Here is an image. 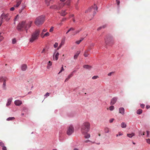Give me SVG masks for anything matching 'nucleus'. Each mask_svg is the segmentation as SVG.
<instances>
[{"instance_id": "obj_1", "label": "nucleus", "mask_w": 150, "mask_h": 150, "mask_svg": "<svg viewBox=\"0 0 150 150\" xmlns=\"http://www.w3.org/2000/svg\"><path fill=\"white\" fill-rule=\"evenodd\" d=\"M33 21L29 20L23 21L20 22L17 27V29L19 31L25 30L27 33L28 30L31 27Z\"/></svg>"}, {"instance_id": "obj_2", "label": "nucleus", "mask_w": 150, "mask_h": 150, "mask_svg": "<svg viewBox=\"0 0 150 150\" xmlns=\"http://www.w3.org/2000/svg\"><path fill=\"white\" fill-rule=\"evenodd\" d=\"M90 124L88 122H85L83 123L81 127V131L82 134H86L89 130Z\"/></svg>"}, {"instance_id": "obj_3", "label": "nucleus", "mask_w": 150, "mask_h": 150, "mask_svg": "<svg viewBox=\"0 0 150 150\" xmlns=\"http://www.w3.org/2000/svg\"><path fill=\"white\" fill-rule=\"evenodd\" d=\"M45 16L44 15L40 16L35 19L34 23L37 26L42 24L44 22Z\"/></svg>"}, {"instance_id": "obj_4", "label": "nucleus", "mask_w": 150, "mask_h": 150, "mask_svg": "<svg viewBox=\"0 0 150 150\" xmlns=\"http://www.w3.org/2000/svg\"><path fill=\"white\" fill-rule=\"evenodd\" d=\"M40 30H37L34 32L32 35L31 38L30 39V42H32L34 40H37L40 34Z\"/></svg>"}, {"instance_id": "obj_5", "label": "nucleus", "mask_w": 150, "mask_h": 150, "mask_svg": "<svg viewBox=\"0 0 150 150\" xmlns=\"http://www.w3.org/2000/svg\"><path fill=\"white\" fill-rule=\"evenodd\" d=\"M98 9L97 6L94 4L92 7L88 8L87 10H86L85 13H91V14L92 13L93 16H94V15L96 13Z\"/></svg>"}, {"instance_id": "obj_6", "label": "nucleus", "mask_w": 150, "mask_h": 150, "mask_svg": "<svg viewBox=\"0 0 150 150\" xmlns=\"http://www.w3.org/2000/svg\"><path fill=\"white\" fill-rule=\"evenodd\" d=\"M11 18V16L9 17L8 13L6 14L4 13H3L0 16L1 20L0 21V26L1 25L3 22L4 19H5L6 21H8Z\"/></svg>"}, {"instance_id": "obj_7", "label": "nucleus", "mask_w": 150, "mask_h": 150, "mask_svg": "<svg viewBox=\"0 0 150 150\" xmlns=\"http://www.w3.org/2000/svg\"><path fill=\"white\" fill-rule=\"evenodd\" d=\"M67 134L68 135H71L74 131V127L71 125H70L67 127Z\"/></svg>"}, {"instance_id": "obj_8", "label": "nucleus", "mask_w": 150, "mask_h": 150, "mask_svg": "<svg viewBox=\"0 0 150 150\" xmlns=\"http://www.w3.org/2000/svg\"><path fill=\"white\" fill-rule=\"evenodd\" d=\"M47 31V30L46 29H44L42 30L40 34V36L42 38H44L45 37H47L49 36L50 33L48 32H47L43 35V32H46Z\"/></svg>"}, {"instance_id": "obj_9", "label": "nucleus", "mask_w": 150, "mask_h": 150, "mask_svg": "<svg viewBox=\"0 0 150 150\" xmlns=\"http://www.w3.org/2000/svg\"><path fill=\"white\" fill-rule=\"evenodd\" d=\"M64 6V4L63 6H62L61 4H59V6L57 7V6L55 5H54L53 6H52L50 7V8L52 9H56L58 10H59L61 8L63 7Z\"/></svg>"}, {"instance_id": "obj_10", "label": "nucleus", "mask_w": 150, "mask_h": 150, "mask_svg": "<svg viewBox=\"0 0 150 150\" xmlns=\"http://www.w3.org/2000/svg\"><path fill=\"white\" fill-rule=\"evenodd\" d=\"M117 99V98L116 97L113 98L111 100L110 104L111 105L114 104L116 102Z\"/></svg>"}, {"instance_id": "obj_11", "label": "nucleus", "mask_w": 150, "mask_h": 150, "mask_svg": "<svg viewBox=\"0 0 150 150\" xmlns=\"http://www.w3.org/2000/svg\"><path fill=\"white\" fill-rule=\"evenodd\" d=\"M66 10H62L61 12H59V13L62 16H64L67 13V12H66Z\"/></svg>"}, {"instance_id": "obj_12", "label": "nucleus", "mask_w": 150, "mask_h": 150, "mask_svg": "<svg viewBox=\"0 0 150 150\" xmlns=\"http://www.w3.org/2000/svg\"><path fill=\"white\" fill-rule=\"evenodd\" d=\"M90 47H89L88 49L86 50L84 52L83 54V56L85 57H87L89 55V54L88 53V52L89 51V50H91Z\"/></svg>"}, {"instance_id": "obj_13", "label": "nucleus", "mask_w": 150, "mask_h": 150, "mask_svg": "<svg viewBox=\"0 0 150 150\" xmlns=\"http://www.w3.org/2000/svg\"><path fill=\"white\" fill-rule=\"evenodd\" d=\"M14 103L16 105L19 106L22 104V102L20 100H17L15 101Z\"/></svg>"}, {"instance_id": "obj_14", "label": "nucleus", "mask_w": 150, "mask_h": 150, "mask_svg": "<svg viewBox=\"0 0 150 150\" xmlns=\"http://www.w3.org/2000/svg\"><path fill=\"white\" fill-rule=\"evenodd\" d=\"M74 72V71L72 72L67 77V78L65 80V82L67 81H68V80L71 78V77L73 74V73Z\"/></svg>"}, {"instance_id": "obj_15", "label": "nucleus", "mask_w": 150, "mask_h": 150, "mask_svg": "<svg viewBox=\"0 0 150 150\" xmlns=\"http://www.w3.org/2000/svg\"><path fill=\"white\" fill-rule=\"evenodd\" d=\"M119 113L122 114V115H124L125 114V110L124 108H121L119 109Z\"/></svg>"}, {"instance_id": "obj_16", "label": "nucleus", "mask_w": 150, "mask_h": 150, "mask_svg": "<svg viewBox=\"0 0 150 150\" xmlns=\"http://www.w3.org/2000/svg\"><path fill=\"white\" fill-rule=\"evenodd\" d=\"M12 99H13L12 98H11L8 99V102L6 104V106H8L11 104V103L12 100Z\"/></svg>"}, {"instance_id": "obj_17", "label": "nucleus", "mask_w": 150, "mask_h": 150, "mask_svg": "<svg viewBox=\"0 0 150 150\" xmlns=\"http://www.w3.org/2000/svg\"><path fill=\"white\" fill-rule=\"evenodd\" d=\"M27 68V66L26 65L24 64L22 65L21 67V69L23 71H25Z\"/></svg>"}, {"instance_id": "obj_18", "label": "nucleus", "mask_w": 150, "mask_h": 150, "mask_svg": "<svg viewBox=\"0 0 150 150\" xmlns=\"http://www.w3.org/2000/svg\"><path fill=\"white\" fill-rule=\"evenodd\" d=\"M59 54V53L58 52H57L55 56H53V58L54 60L55 59L56 60H57L58 59Z\"/></svg>"}, {"instance_id": "obj_19", "label": "nucleus", "mask_w": 150, "mask_h": 150, "mask_svg": "<svg viewBox=\"0 0 150 150\" xmlns=\"http://www.w3.org/2000/svg\"><path fill=\"white\" fill-rule=\"evenodd\" d=\"M80 53V51H78L76 53V54L74 55V59H76L77 57H78Z\"/></svg>"}, {"instance_id": "obj_20", "label": "nucleus", "mask_w": 150, "mask_h": 150, "mask_svg": "<svg viewBox=\"0 0 150 150\" xmlns=\"http://www.w3.org/2000/svg\"><path fill=\"white\" fill-rule=\"evenodd\" d=\"M83 68L87 69H90L92 68V67L88 65H84L83 66Z\"/></svg>"}, {"instance_id": "obj_21", "label": "nucleus", "mask_w": 150, "mask_h": 150, "mask_svg": "<svg viewBox=\"0 0 150 150\" xmlns=\"http://www.w3.org/2000/svg\"><path fill=\"white\" fill-rule=\"evenodd\" d=\"M22 1L21 0H19L17 2L16 5L14 6V7H18L21 4Z\"/></svg>"}, {"instance_id": "obj_22", "label": "nucleus", "mask_w": 150, "mask_h": 150, "mask_svg": "<svg viewBox=\"0 0 150 150\" xmlns=\"http://www.w3.org/2000/svg\"><path fill=\"white\" fill-rule=\"evenodd\" d=\"M64 40H62L61 43L59 45L57 49L59 50V49L61 47H62V46L64 45Z\"/></svg>"}, {"instance_id": "obj_23", "label": "nucleus", "mask_w": 150, "mask_h": 150, "mask_svg": "<svg viewBox=\"0 0 150 150\" xmlns=\"http://www.w3.org/2000/svg\"><path fill=\"white\" fill-rule=\"evenodd\" d=\"M70 3V0H67V1H66V2L65 3H63L61 4L62 6H63L64 4V5L65 4H66L68 6H69V5Z\"/></svg>"}, {"instance_id": "obj_24", "label": "nucleus", "mask_w": 150, "mask_h": 150, "mask_svg": "<svg viewBox=\"0 0 150 150\" xmlns=\"http://www.w3.org/2000/svg\"><path fill=\"white\" fill-rule=\"evenodd\" d=\"M84 135V137L86 139L89 138L90 137V134H83Z\"/></svg>"}, {"instance_id": "obj_25", "label": "nucleus", "mask_w": 150, "mask_h": 150, "mask_svg": "<svg viewBox=\"0 0 150 150\" xmlns=\"http://www.w3.org/2000/svg\"><path fill=\"white\" fill-rule=\"evenodd\" d=\"M121 127L122 128H125L127 127V125L125 122H122L121 123Z\"/></svg>"}, {"instance_id": "obj_26", "label": "nucleus", "mask_w": 150, "mask_h": 150, "mask_svg": "<svg viewBox=\"0 0 150 150\" xmlns=\"http://www.w3.org/2000/svg\"><path fill=\"white\" fill-rule=\"evenodd\" d=\"M84 38H81L80 40H79L77 41L75 43L77 44H79L83 40Z\"/></svg>"}, {"instance_id": "obj_27", "label": "nucleus", "mask_w": 150, "mask_h": 150, "mask_svg": "<svg viewBox=\"0 0 150 150\" xmlns=\"http://www.w3.org/2000/svg\"><path fill=\"white\" fill-rule=\"evenodd\" d=\"M6 79L5 80H4V81H3V87L4 89H6Z\"/></svg>"}, {"instance_id": "obj_28", "label": "nucleus", "mask_w": 150, "mask_h": 150, "mask_svg": "<svg viewBox=\"0 0 150 150\" xmlns=\"http://www.w3.org/2000/svg\"><path fill=\"white\" fill-rule=\"evenodd\" d=\"M135 135L134 133H132L130 134H127V136L129 138H132L133 136H134Z\"/></svg>"}, {"instance_id": "obj_29", "label": "nucleus", "mask_w": 150, "mask_h": 150, "mask_svg": "<svg viewBox=\"0 0 150 150\" xmlns=\"http://www.w3.org/2000/svg\"><path fill=\"white\" fill-rule=\"evenodd\" d=\"M6 79V78L3 77H0V82L4 81V80H5Z\"/></svg>"}, {"instance_id": "obj_30", "label": "nucleus", "mask_w": 150, "mask_h": 150, "mask_svg": "<svg viewBox=\"0 0 150 150\" xmlns=\"http://www.w3.org/2000/svg\"><path fill=\"white\" fill-rule=\"evenodd\" d=\"M142 110L141 109H139L137 112V113L138 114H140L142 113Z\"/></svg>"}, {"instance_id": "obj_31", "label": "nucleus", "mask_w": 150, "mask_h": 150, "mask_svg": "<svg viewBox=\"0 0 150 150\" xmlns=\"http://www.w3.org/2000/svg\"><path fill=\"white\" fill-rule=\"evenodd\" d=\"M15 119L14 117H9L7 119V120L8 121H10L11 120H13Z\"/></svg>"}, {"instance_id": "obj_32", "label": "nucleus", "mask_w": 150, "mask_h": 150, "mask_svg": "<svg viewBox=\"0 0 150 150\" xmlns=\"http://www.w3.org/2000/svg\"><path fill=\"white\" fill-rule=\"evenodd\" d=\"M105 132L106 133H108L109 132V129L108 128H106L105 129Z\"/></svg>"}, {"instance_id": "obj_33", "label": "nucleus", "mask_w": 150, "mask_h": 150, "mask_svg": "<svg viewBox=\"0 0 150 150\" xmlns=\"http://www.w3.org/2000/svg\"><path fill=\"white\" fill-rule=\"evenodd\" d=\"M52 65V62L50 61H49V62L48 63V66L47 67V68H48V66H51Z\"/></svg>"}, {"instance_id": "obj_34", "label": "nucleus", "mask_w": 150, "mask_h": 150, "mask_svg": "<svg viewBox=\"0 0 150 150\" xmlns=\"http://www.w3.org/2000/svg\"><path fill=\"white\" fill-rule=\"evenodd\" d=\"M106 27V25H103L102 27H100L98 28L97 29L98 30H100L102 28H104Z\"/></svg>"}, {"instance_id": "obj_35", "label": "nucleus", "mask_w": 150, "mask_h": 150, "mask_svg": "<svg viewBox=\"0 0 150 150\" xmlns=\"http://www.w3.org/2000/svg\"><path fill=\"white\" fill-rule=\"evenodd\" d=\"M109 109L110 110H112L114 108V107L112 105L110 106L109 108Z\"/></svg>"}, {"instance_id": "obj_36", "label": "nucleus", "mask_w": 150, "mask_h": 150, "mask_svg": "<svg viewBox=\"0 0 150 150\" xmlns=\"http://www.w3.org/2000/svg\"><path fill=\"white\" fill-rule=\"evenodd\" d=\"M18 15H17L16 16H15V17L14 19V22H15L16 21H17V18L18 17ZM14 24H15V22H14Z\"/></svg>"}, {"instance_id": "obj_37", "label": "nucleus", "mask_w": 150, "mask_h": 150, "mask_svg": "<svg viewBox=\"0 0 150 150\" xmlns=\"http://www.w3.org/2000/svg\"><path fill=\"white\" fill-rule=\"evenodd\" d=\"M98 77H99L98 76H95L92 77V79H95Z\"/></svg>"}, {"instance_id": "obj_38", "label": "nucleus", "mask_w": 150, "mask_h": 150, "mask_svg": "<svg viewBox=\"0 0 150 150\" xmlns=\"http://www.w3.org/2000/svg\"><path fill=\"white\" fill-rule=\"evenodd\" d=\"M85 142L86 143H87L88 142H91L93 144H94V143H95V142H92L91 141L89 140H86L85 141Z\"/></svg>"}, {"instance_id": "obj_39", "label": "nucleus", "mask_w": 150, "mask_h": 150, "mask_svg": "<svg viewBox=\"0 0 150 150\" xmlns=\"http://www.w3.org/2000/svg\"><path fill=\"white\" fill-rule=\"evenodd\" d=\"M64 71V69L63 68V65H62V67L61 68V69L59 73L58 74H59V73H61L62 72V71Z\"/></svg>"}, {"instance_id": "obj_40", "label": "nucleus", "mask_w": 150, "mask_h": 150, "mask_svg": "<svg viewBox=\"0 0 150 150\" xmlns=\"http://www.w3.org/2000/svg\"><path fill=\"white\" fill-rule=\"evenodd\" d=\"M54 30V27H52L51 28H50L49 31L50 32H52Z\"/></svg>"}, {"instance_id": "obj_41", "label": "nucleus", "mask_w": 150, "mask_h": 150, "mask_svg": "<svg viewBox=\"0 0 150 150\" xmlns=\"http://www.w3.org/2000/svg\"><path fill=\"white\" fill-rule=\"evenodd\" d=\"M58 43L57 42H55L54 45V47L55 48L57 47L58 46Z\"/></svg>"}, {"instance_id": "obj_42", "label": "nucleus", "mask_w": 150, "mask_h": 150, "mask_svg": "<svg viewBox=\"0 0 150 150\" xmlns=\"http://www.w3.org/2000/svg\"><path fill=\"white\" fill-rule=\"evenodd\" d=\"M123 135V134L121 133L120 132H119L118 133V134H116V137H118V136H121Z\"/></svg>"}, {"instance_id": "obj_43", "label": "nucleus", "mask_w": 150, "mask_h": 150, "mask_svg": "<svg viewBox=\"0 0 150 150\" xmlns=\"http://www.w3.org/2000/svg\"><path fill=\"white\" fill-rule=\"evenodd\" d=\"M81 30H78L76 31L75 32V34H77Z\"/></svg>"}, {"instance_id": "obj_44", "label": "nucleus", "mask_w": 150, "mask_h": 150, "mask_svg": "<svg viewBox=\"0 0 150 150\" xmlns=\"http://www.w3.org/2000/svg\"><path fill=\"white\" fill-rule=\"evenodd\" d=\"M12 43L13 44L15 43L16 42V40L15 39H13L12 40Z\"/></svg>"}, {"instance_id": "obj_45", "label": "nucleus", "mask_w": 150, "mask_h": 150, "mask_svg": "<svg viewBox=\"0 0 150 150\" xmlns=\"http://www.w3.org/2000/svg\"><path fill=\"white\" fill-rule=\"evenodd\" d=\"M114 120V118H112L110 120L109 122L110 123H112L113 122V121Z\"/></svg>"}, {"instance_id": "obj_46", "label": "nucleus", "mask_w": 150, "mask_h": 150, "mask_svg": "<svg viewBox=\"0 0 150 150\" xmlns=\"http://www.w3.org/2000/svg\"><path fill=\"white\" fill-rule=\"evenodd\" d=\"M146 142L150 144V139H147Z\"/></svg>"}, {"instance_id": "obj_47", "label": "nucleus", "mask_w": 150, "mask_h": 150, "mask_svg": "<svg viewBox=\"0 0 150 150\" xmlns=\"http://www.w3.org/2000/svg\"><path fill=\"white\" fill-rule=\"evenodd\" d=\"M50 95V93L47 92V93L45 95V96L47 97L48 96H49Z\"/></svg>"}, {"instance_id": "obj_48", "label": "nucleus", "mask_w": 150, "mask_h": 150, "mask_svg": "<svg viewBox=\"0 0 150 150\" xmlns=\"http://www.w3.org/2000/svg\"><path fill=\"white\" fill-rule=\"evenodd\" d=\"M140 106L142 108H144V107L145 105L144 104H141Z\"/></svg>"}, {"instance_id": "obj_49", "label": "nucleus", "mask_w": 150, "mask_h": 150, "mask_svg": "<svg viewBox=\"0 0 150 150\" xmlns=\"http://www.w3.org/2000/svg\"><path fill=\"white\" fill-rule=\"evenodd\" d=\"M0 145L2 147L4 146V144L2 142H0Z\"/></svg>"}, {"instance_id": "obj_50", "label": "nucleus", "mask_w": 150, "mask_h": 150, "mask_svg": "<svg viewBox=\"0 0 150 150\" xmlns=\"http://www.w3.org/2000/svg\"><path fill=\"white\" fill-rule=\"evenodd\" d=\"M1 33H0V34ZM4 38L1 35H0V42Z\"/></svg>"}, {"instance_id": "obj_51", "label": "nucleus", "mask_w": 150, "mask_h": 150, "mask_svg": "<svg viewBox=\"0 0 150 150\" xmlns=\"http://www.w3.org/2000/svg\"><path fill=\"white\" fill-rule=\"evenodd\" d=\"M2 147V149L3 150H6L7 149L6 147L3 146Z\"/></svg>"}, {"instance_id": "obj_52", "label": "nucleus", "mask_w": 150, "mask_h": 150, "mask_svg": "<svg viewBox=\"0 0 150 150\" xmlns=\"http://www.w3.org/2000/svg\"><path fill=\"white\" fill-rule=\"evenodd\" d=\"M69 29H70V31H73V30H74L75 29L71 27V28Z\"/></svg>"}, {"instance_id": "obj_53", "label": "nucleus", "mask_w": 150, "mask_h": 150, "mask_svg": "<svg viewBox=\"0 0 150 150\" xmlns=\"http://www.w3.org/2000/svg\"><path fill=\"white\" fill-rule=\"evenodd\" d=\"M117 4L118 5H119L120 4V1H118L117 0H116Z\"/></svg>"}, {"instance_id": "obj_54", "label": "nucleus", "mask_w": 150, "mask_h": 150, "mask_svg": "<svg viewBox=\"0 0 150 150\" xmlns=\"http://www.w3.org/2000/svg\"><path fill=\"white\" fill-rule=\"evenodd\" d=\"M14 9L15 8L14 7H12L10 9V10L11 11H13L14 10Z\"/></svg>"}, {"instance_id": "obj_55", "label": "nucleus", "mask_w": 150, "mask_h": 150, "mask_svg": "<svg viewBox=\"0 0 150 150\" xmlns=\"http://www.w3.org/2000/svg\"><path fill=\"white\" fill-rule=\"evenodd\" d=\"M146 108L147 109H148L150 108V106L149 105H147L146 106Z\"/></svg>"}, {"instance_id": "obj_56", "label": "nucleus", "mask_w": 150, "mask_h": 150, "mask_svg": "<svg viewBox=\"0 0 150 150\" xmlns=\"http://www.w3.org/2000/svg\"><path fill=\"white\" fill-rule=\"evenodd\" d=\"M113 73V72H110V73H108V76H111V75L112 74V73Z\"/></svg>"}, {"instance_id": "obj_57", "label": "nucleus", "mask_w": 150, "mask_h": 150, "mask_svg": "<svg viewBox=\"0 0 150 150\" xmlns=\"http://www.w3.org/2000/svg\"><path fill=\"white\" fill-rule=\"evenodd\" d=\"M149 134V132L147 131V136L148 137Z\"/></svg>"}, {"instance_id": "obj_58", "label": "nucleus", "mask_w": 150, "mask_h": 150, "mask_svg": "<svg viewBox=\"0 0 150 150\" xmlns=\"http://www.w3.org/2000/svg\"><path fill=\"white\" fill-rule=\"evenodd\" d=\"M66 18H63L62 20V21H64L66 20Z\"/></svg>"}, {"instance_id": "obj_59", "label": "nucleus", "mask_w": 150, "mask_h": 150, "mask_svg": "<svg viewBox=\"0 0 150 150\" xmlns=\"http://www.w3.org/2000/svg\"><path fill=\"white\" fill-rule=\"evenodd\" d=\"M45 49H43V50H42V51L41 52V53H45Z\"/></svg>"}, {"instance_id": "obj_60", "label": "nucleus", "mask_w": 150, "mask_h": 150, "mask_svg": "<svg viewBox=\"0 0 150 150\" xmlns=\"http://www.w3.org/2000/svg\"><path fill=\"white\" fill-rule=\"evenodd\" d=\"M70 29H69L66 32V34H67L69 32H70Z\"/></svg>"}, {"instance_id": "obj_61", "label": "nucleus", "mask_w": 150, "mask_h": 150, "mask_svg": "<svg viewBox=\"0 0 150 150\" xmlns=\"http://www.w3.org/2000/svg\"><path fill=\"white\" fill-rule=\"evenodd\" d=\"M74 16V14H72V15H71L70 16V17H72Z\"/></svg>"}, {"instance_id": "obj_62", "label": "nucleus", "mask_w": 150, "mask_h": 150, "mask_svg": "<svg viewBox=\"0 0 150 150\" xmlns=\"http://www.w3.org/2000/svg\"><path fill=\"white\" fill-rule=\"evenodd\" d=\"M66 0H60V1L63 2H64Z\"/></svg>"}, {"instance_id": "obj_63", "label": "nucleus", "mask_w": 150, "mask_h": 150, "mask_svg": "<svg viewBox=\"0 0 150 150\" xmlns=\"http://www.w3.org/2000/svg\"><path fill=\"white\" fill-rule=\"evenodd\" d=\"M74 150H78V149L77 148H75L74 149Z\"/></svg>"}, {"instance_id": "obj_64", "label": "nucleus", "mask_w": 150, "mask_h": 150, "mask_svg": "<svg viewBox=\"0 0 150 150\" xmlns=\"http://www.w3.org/2000/svg\"><path fill=\"white\" fill-rule=\"evenodd\" d=\"M73 21L74 22H75V20L74 19H73Z\"/></svg>"}]
</instances>
